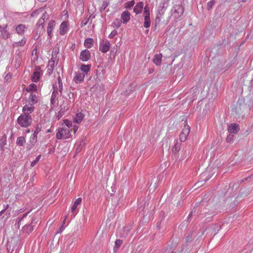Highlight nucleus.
Masks as SVG:
<instances>
[{
    "mask_svg": "<svg viewBox=\"0 0 253 253\" xmlns=\"http://www.w3.org/2000/svg\"><path fill=\"white\" fill-rule=\"evenodd\" d=\"M249 110V106L247 105V96L244 97L240 96L232 108V111H235L236 115L243 116V113Z\"/></svg>",
    "mask_w": 253,
    "mask_h": 253,
    "instance_id": "nucleus-1",
    "label": "nucleus"
},
{
    "mask_svg": "<svg viewBox=\"0 0 253 253\" xmlns=\"http://www.w3.org/2000/svg\"><path fill=\"white\" fill-rule=\"evenodd\" d=\"M17 122L22 127H27L30 126L33 121L30 114H22L17 119Z\"/></svg>",
    "mask_w": 253,
    "mask_h": 253,
    "instance_id": "nucleus-2",
    "label": "nucleus"
},
{
    "mask_svg": "<svg viewBox=\"0 0 253 253\" xmlns=\"http://www.w3.org/2000/svg\"><path fill=\"white\" fill-rule=\"evenodd\" d=\"M239 184L238 183H230L227 189H224L225 192L224 194L228 198L233 197L235 195V193L239 188Z\"/></svg>",
    "mask_w": 253,
    "mask_h": 253,
    "instance_id": "nucleus-3",
    "label": "nucleus"
},
{
    "mask_svg": "<svg viewBox=\"0 0 253 253\" xmlns=\"http://www.w3.org/2000/svg\"><path fill=\"white\" fill-rule=\"evenodd\" d=\"M72 129H69L68 127H62L58 129L56 132V138L58 139H66L69 138L71 136Z\"/></svg>",
    "mask_w": 253,
    "mask_h": 253,
    "instance_id": "nucleus-4",
    "label": "nucleus"
},
{
    "mask_svg": "<svg viewBox=\"0 0 253 253\" xmlns=\"http://www.w3.org/2000/svg\"><path fill=\"white\" fill-rule=\"evenodd\" d=\"M39 222V219L38 217H34L32 218L31 223L29 224L25 225L23 227V231L28 234L32 232L35 228L37 227L38 223Z\"/></svg>",
    "mask_w": 253,
    "mask_h": 253,
    "instance_id": "nucleus-5",
    "label": "nucleus"
},
{
    "mask_svg": "<svg viewBox=\"0 0 253 253\" xmlns=\"http://www.w3.org/2000/svg\"><path fill=\"white\" fill-rule=\"evenodd\" d=\"M48 19V15L47 12H44V13L42 14V16L39 20L37 24V35H38L39 32V35H40L41 30H42L43 28V24L45 22V20H47Z\"/></svg>",
    "mask_w": 253,
    "mask_h": 253,
    "instance_id": "nucleus-6",
    "label": "nucleus"
},
{
    "mask_svg": "<svg viewBox=\"0 0 253 253\" xmlns=\"http://www.w3.org/2000/svg\"><path fill=\"white\" fill-rule=\"evenodd\" d=\"M171 11L174 17L178 18L183 15L184 8L181 5L176 4L172 8Z\"/></svg>",
    "mask_w": 253,
    "mask_h": 253,
    "instance_id": "nucleus-7",
    "label": "nucleus"
},
{
    "mask_svg": "<svg viewBox=\"0 0 253 253\" xmlns=\"http://www.w3.org/2000/svg\"><path fill=\"white\" fill-rule=\"evenodd\" d=\"M183 128L179 135V139L181 142H185L187 138L189 132L190 131V127L185 122Z\"/></svg>",
    "mask_w": 253,
    "mask_h": 253,
    "instance_id": "nucleus-8",
    "label": "nucleus"
},
{
    "mask_svg": "<svg viewBox=\"0 0 253 253\" xmlns=\"http://www.w3.org/2000/svg\"><path fill=\"white\" fill-rule=\"evenodd\" d=\"M8 25L6 24L4 27L0 26V37L2 39H7L11 36L10 33L7 30Z\"/></svg>",
    "mask_w": 253,
    "mask_h": 253,
    "instance_id": "nucleus-9",
    "label": "nucleus"
},
{
    "mask_svg": "<svg viewBox=\"0 0 253 253\" xmlns=\"http://www.w3.org/2000/svg\"><path fill=\"white\" fill-rule=\"evenodd\" d=\"M91 58V53L87 49H84L81 52L79 58L83 62H86Z\"/></svg>",
    "mask_w": 253,
    "mask_h": 253,
    "instance_id": "nucleus-10",
    "label": "nucleus"
},
{
    "mask_svg": "<svg viewBox=\"0 0 253 253\" xmlns=\"http://www.w3.org/2000/svg\"><path fill=\"white\" fill-rule=\"evenodd\" d=\"M41 130V125H38L36 130L34 131V133L30 137V142L32 145H34V144L37 142V135L39 133V132Z\"/></svg>",
    "mask_w": 253,
    "mask_h": 253,
    "instance_id": "nucleus-11",
    "label": "nucleus"
},
{
    "mask_svg": "<svg viewBox=\"0 0 253 253\" xmlns=\"http://www.w3.org/2000/svg\"><path fill=\"white\" fill-rule=\"evenodd\" d=\"M41 70L40 66H36L32 76V81L34 82H37L39 81L41 76Z\"/></svg>",
    "mask_w": 253,
    "mask_h": 253,
    "instance_id": "nucleus-12",
    "label": "nucleus"
},
{
    "mask_svg": "<svg viewBox=\"0 0 253 253\" xmlns=\"http://www.w3.org/2000/svg\"><path fill=\"white\" fill-rule=\"evenodd\" d=\"M240 130V126L237 123H232L228 126V131L230 133L237 134Z\"/></svg>",
    "mask_w": 253,
    "mask_h": 253,
    "instance_id": "nucleus-13",
    "label": "nucleus"
},
{
    "mask_svg": "<svg viewBox=\"0 0 253 253\" xmlns=\"http://www.w3.org/2000/svg\"><path fill=\"white\" fill-rule=\"evenodd\" d=\"M22 61V52L20 50H17L15 52V57L14 59V66L18 68L20 67Z\"/></svg>",
    "mask_w": 253,
    "mask_h": 253,
    "instance_id": "nucleus-14",
    "label": "nucleus"
},
{
    "mask_svg": "<svg viewBox=\"0 0 253 253\" xmlns=\"http://www.w3.org/2000/svg\"><path fill=\"white\" fill-rule=\"evenodd\" d=\"M121 21L123 24H126L130 19V14L127 10L123 11L121 16Z\"/></svg>",
    "mask_w": 253,
    "mask_h": 253,
    "instance_id": "nucleus-15",
    "label": "nucleus"
},
{
    "mask_svg": "<svg viewBox=\"0 0 253 253\" xmlns=\"http://www.w3.org/2000/svg\"><path fill=\"white\" fill-rule=\"evenodd\" d=\"M34 105L31 103L25 105L22 108L23 114H30L34 110Z\"/></svg>",
    "mask_w": 253,
    "mask_h": 253,
    "instance_id": "nucleus-16",
    "label": "nucleus"
},
{
    "mask_svg": "<svg viewBox=\"0 0 253 253\" xmlns=\"http://www.w3.org/2000/svg\"><path fill=\"white\" fill-rule=\"evenodd\" d=\"M165 13V11H163L162 10H158L155 22V27L158 25L161 22V20L163 19V16L164 15Z\"/></svg>",
    "mask_w": 253,
    "mask_h": 253,
    "instance_id": "nucleus-17",
    "label": "nucleus"
},
{
    "mask_svg": "<svg viewBox=\"0 0 253 253\" xmlns=\"http://www.w3.org/2000/svg\"><path fill=\"white\" fill-rule=\"evenodd\" d=\"M110 47V42L109 41H106L104 43L100 44V50L103 53H106Z\"/></svg>",
    "mask_w": 253,
    "mask_h": 253,
    "instance_id": "nucleus-18",
    "label": "nucleus"
},
{
    "mask_svg": "<svg viewBox=\"0 0 253 253\" xmlns=\"http://www.w3.org/2000/svg\"><path fill=\"white\" fill-rule=\"evenodd\" d=\"M26 29V26L22 24H19L15 27V31L19 35H23Z\"/></svg>",
    "mask_w": 253,
    "mask_h": 253,
    "instance_id": "nucleus-19",
    "label": "nucleus"
},
{
    "mask_svg": "<svg viewBox=\"0 0 253 253\" xmlns=\"http://www.w3.org/2000/svg\"><path fill=\"white\" fill-rule=\"evenodd\" d=\"M84 74L81 73H76L74 81L77 84L82 83L84 79Z\"/></svg>",
    "mask_w": 253,
    "mask_h": 253,
    "instance_id": "nucleus-20",
    "label": "nucleus"
},
{
    "mask_svg": "<svg viewBox=\"0 0 253 253\" xmlns=\"http://www.w3.org/2000/svg\"><path fill=\"white\" fill-rule=\"evenodd\" d=\"M143 8V3L142 1L137 3L134 6L133 11L136 14H138L141 13Z\"/></svg>",
    "mask_w": 253,
    "mask_h": 253,
    "instance_id": "nucleus-21",
    "label": "nucleus"
},
{
    "mask_svg": "<svg viewBox=\"0 0 253 253\" xmlns=\"http://www.w3.org/2000/svg\"><path fill=\"white\" fill-rule=\"evenodd\" d=\"M55 26V22L53 20H50L48 24L47 33L48 36L50 37H51V33L54 27Z\"/></svg>",
    "mask_w": 253,
    "mask_h": 253,
    "instance_id": "nucleus-22",
    "label": "nucleus"
},
{
    "mask_svg": "<svg viewBox=\"0 0 253 253\" xmlns=\"http://www.w3.org/2000/svg\"><path fill=\"white\" fill-rule=\"evenodd\" d=\"M67 22L63 21L60 25L59 28V33L61 35H64L67 31Z\"/></svg>",
    "mask_w": 253,
    "mask_h": 253,
    "instance_id": "nucleus-23",
    "label": "nucleus"
},
{
    "mask_svg": "<svg viewBox=\"0 0 253 253\" xmlns=\"http://www.w3.org/2000/svg\"><path fill=\"white\" fill-rule=\"evenodd\" d=\"M54 67V61L51 59L48 62V64L47 66V74L50 76L53 72V69Z\"/></svg>",
    "mask_w": 253,
    "mask_h": 253,
    "instance_id": "nucleus-24",
    "label": "nucleus"
},
{
    "mask_svg": "<svg viewBox=\"0 0 253 253\" xmlns=\"http://www.w3.org/2000/svg\"><path fill=\"white\" fill-rule=\"evenodd\" d=\"M90 64L85 65L82 64L80 67V70L83 72L82 74H84V75L88 73V72L90 71Z\"/></svg>",
    "mask_w": 253,
    "mask_h": 253,
    "instance_id": "nucleus-25",
    "label": "nucleus"
},
{
    "mask_svg": "<svg viewBox=\"0 0 253 253\" xmlns=\"http://www.w3.org/2000/svg\"><path fill=\"white\" fill-rule=\"evenodd\" d=\"M27 39L25 37H23L20 41L15 42L12 43V46L13 47L23 46L26 43Z\"/></svg>",
    "mask_w": 253,
    "mask_h": 253,
    "instance_id": "nucleus-26",
    "label": "nucleus"
},
{
    "mask_svg": "<svg viewBox=\"0 0 253 253\" xmlns=\"http://www.w3.org/2000/svg\"><path fill=\"white\" fill-rule=\"evenodd\" d=\"M162 54H157L154 56L153 61L157 66L161 65L162 62Z\"/></svg>",
    "mask_w": 253,
    "mask_h": 253,
    "instance_id": "nucleus-27",
    "label": "nucleus"
},
{
    "mask_svg": "<svg viewBox=\"0 0 253 253\" xmlns=\"http://www.w3.org/2000/svg\"><path fill=\"white\" fill-rule=\"evenodd\" d=\"M82 201V199L81 197L78 198L76 200V201L74 202V205L71 207V211L72 212L74 213L75 212L78 206L81 204Z\"/></svg>",
    "mask_w": 253,
    "mask_h": 253,
    "instance_id": "nucleus-28",
    "label": "nucleus"
},
{
    "mask_svg": "<svg viewBox=\"0 0 253 253\" xmlns=\"http://www.w3.org/2000/svg\"><path fill=\"white\" fill-rule=\"evenodd\" d=\"M84 118V115L83 113H77L74 119V122L77 124H80L83 121Z\"/></svg>",
    "mask_w": 253,
    "mask_h": 253,
    "instance_id": "nucleus-29",
    "label": "nucleus"
},
{
    "mask_svg": "<svg viewBox=\"0 0 253 253\" xmlns=\"http://www.w3.org/2000/svg\"><path fill=\"white\" fill-rule=\"evenodd\" d=\"M29 103H31L33 105L38 103V99L35 94L31 93L30 95V96L28 98Z\"/></svg>",
    "mask_w": 253,
    "mask_h": 253,
    "instance_id": "nucleus-30",
    "label": "nucleus"
},
{
    "mask_svg": "<svg viewBox=\"0 0 253 253\" xmlns=\"http://www.w3.org/2000/svg\"><path fill=\"white\" fill-rule=\"evenodd\" d=\"M84 46L87 48H90L93 45V41L91 38L86 39L84 42Z\"/></svg>",
    "mask_w": 253,
    "mask_h": 253,
    "instance_id": "nucleus-31",
    "label": "nucleus"
},
{
    "mask_svg": "<svg viewBox=\"0 0 253 253\" xmlns=\"http://www.w3.org/2000/svg\"><path fill=\"white\" fill-rule=\"evenodd\" d=\"M6 144V137L3 136L1 139H0V149L1 151L4 150V147Z\"/></svg>",
    "mask_w": 253,
    "mask_h": 253,
    "instance_id": "nucleus-32",
    "label": "nucleus"
},
{
    "mask_svg": "<svg viewBox=\"0 0 253 253\" xmlns=\"http://www.w3.org/2000/svg\"><path fill=\"white\" fill-rule=\"evenodd\" d=\"M26 142V140L24 137H18L16 140V144L19 146H23Z\"/></svg>",
    "mask_w": 253,
    "mask_h": 253,
    "instance_id": "nucleus-33",
    "label": "nucleus"
},
{
    "mask_svg": "<svg viewBox=\"0 0 253 253\" xmlns=\"http://www.w3.org/2000/svg\"><path fill=\"white\" fill-rule=\"evenodd\" d=\"M121 20L118 18H116L112 23V26L116 29H118L121 26Z\"/></svg>",
    "mask_w": 253,
    "mask_h": 253,
    "instance_id": "nucleus-34",
    "label": "nucleus"
},
{
    "mask_svg": "<svg viewBox=\"0 0 253 253\" xmlns=\"http://www.w3.org/2000/svg\"><path fill=\"white\" fill-rule=\"evenodd\" d=\"M210 178H211V176L209 175H208L206 173H203L201 174L200 176V179L201 180L200 182H202V181L206 182Z\"/></svg>",
    "mask_w": 253,
    "mask_h": 253,
    "instance_id": "nucleus-35",
    "label": "nucleus"
},
{
    "mask_svg": "<svg viewBox=\"0 0 253 253\" xmlns=\"http://www.w3.org/2000/svg\"><path fill=\"white\" fill-rule=\"evenodd\" d=\"M151 25V20L150 17H144V22L143 24V26L148 28H149Z\"/></svg>",
    "mask_w": 253,
    "mask_h": 253,
    "instance_id": "nucleus-36",
    "label": "nucleus"
},
{
    "mask_svg": "<svg viewBox=\"0 0 253 253\" xmlns=\"http://www.w3.org/2000/svg\"><path fill=\"white\" fill-rule=\"evenodd\" d=\"M37 90V86L34 84H30L26 88V90L27 91H36Z\"/></svg>",
    "mask_w": 253,
    "mask_h": 253,
    "instance_id": "nucleus-37",
    "label": "nucleus"
},
{
    "mask_svg": "<svg viewBox=\"0 0 253 253\" xmlns=\"http://www.w3.org/2000/svg\"><path fill=\"white\" fill-rule=\"evenodd\" d=\"M115 244V246L114 248V251L116 252L117 251L118 249L123 244V241L120 239H117L116 240Z\"/></svg>",
    "mask_w": 253,
    "mask_h": 253,
    "instance_id": "nucleus-38",
    "label": "nucleus"
},
{
    "mask_svg": "<svg viewBox=\"0 0 253 253\" xmlns=\"http://www.w3.org/2000/svg\"><path fill=\"white\" fill-rule=\"evenodd\" d=\"M180 144L176 141L174 144V146L172 147V152L174 153H176L179 151L180 150Z\"/></svg>",
    "mask_w": 253,
    "mask_h": 253,
    "instance_id": "nucleus-39",
    "label": "nucleus"
},
{
    "mask_svg": "<svg viewBox=\"0 0 253 253\" xmlns=\"http://www.w3.org/2000/svg\"><path fill=\"white\" fill-rule=\"evenodd\" d=\"M235 136L233 134L229 133L226 139V141L227 143H231L233 142Z\"/></svg>",
    "mask_w": 253,
    "mask_h": 253,
    "instance_id": "nucleus-40",
    "label": "nucleus"
},
{
    "mask_svg": "<svg viewBox=\"0 0 253 253\" xmlns=\"http://www.w3.org/2000/svg\"><path fill=\"white\" fill-rule=\"evenodd\" d=\"M134 0L129 1L125 3V8L130 9L134 5Z\"/></svg>",
    "mask_w": 253,
    "mask_h": 253,
    "instance_id": "nucleus-41",
    "label": "nucleus"
},
{
    "mask_svg": "<svg viewBox=\"0 0 253 253\" xmlns=\"http://www.w3.org/2000/svg\"><path fill=\"white\" fill-rule=\"evenodd\" d=\"M144 17H150V10L149 7L146 5L144 8Z\"/></svg>",
    "mask_w": 253,
    "mask_h": 253,
    "instance_id": "nucleus-42",
    "label": "nucleus"
},
{
    "mask_svg": "<svg viewBox=\"0 0 253 253\" xmlns=\"http://www.w3.org/2000/svg\"><path fill=\"white\" fill-rule=\"evenodd\" d=\"M166 3L164 1H162L160 2L159 5L158 9L162 10L163 11H166L167 9V6H165Z\"/></svg>",
    "mask_w": 253,
    "mask_h": 253,
    "instance_id": "nucleus-43",
    "label": "nucleus"
},
{
    "mask_svg": "<svg viewBox=\"0 0 253 253\" xmlns=\"http://www.w3.org/2000/svg\"><path fill=\"white\" fill-rule=\"evenodd\" d=\"M109 2L107 1H103L101 6L100 7V11L102 12L108 6Z\"/></svg>",
    "mask_w": 253,
    "mask_h": 253,
    "instance_id": "nucleus-44",
    "label": "nucleus"
},
{
    "mask_svg": "<svg viewBox=\"0 0 253 253\" xmlns=\"http://www.w3.org/2000/svg\"><path fill=\"white\" fill-rule=\"evenodd\" d=\"M41 155H39L37 157L36 159L35 160L31 162V166L32 167H34L36 165V164L39 161L40 159H41Z\"/></svg>",
    "mask_w": 253,
    "mask_h": 253,
    "instance_id": "nucleus-45",
    "label": "nucleus"
},
{
    "mask_svg": "<svg viewBox=\"0 0 253 253\" xmlns=\"http://www.w3.org/2000/svg\"><path fill=\"white\" fill-rule=\"evenodd\" d=\"M43 9L42 8H40V9H39L36 11H35L34 12H33L32 14H31V16L32 17H35V16H36L37 14H39L40 13H41L42 12Z\"/></svg>",
    "mask_w": 253,
    "mask_h": 253,
    "instance_id": "nucleus-46",
    "label": "nucleus"
},
{
    "mask_svg": "<svg viewBox=\"0 0 253 253\" xmlns=\"http://www.w3.org/2000/svg\"><path fill=\"white\" fill-rule=\"evenodd\" d=\"M64 123L66 126L65 127H68L69 128V129H70V127H72L73 126L72 122L69 120H65Z\"/></svg>",
    "mask_w": 253,
    "mask_h": 253,
    "instance_id": "nucleus-47",
    "label": "nucleus"
},
{
    "mask_svg": "<svg viewBox=\"0 0 253 253\" xmlns=\"http://www.w3.org/2000/svg\"><path fill=\"white\" fill-rule=\"evenodd\" d=\"M214 3H215V1L214 0H211L210 1H209L207 3V9L208 10L211 9Z\"/></svg>",
    "mask_w": 253,
    "mask_h": 253,
    "instance_id": "nucleus-48",
    "label": "nucleus"
},
{
    "mask_svg": "<svg viewBox=\"0 0 253 253\" xmlns=\"http://www.w3.org/2000/svg\"><path fill=\"white\" fill-rule=\"evenodd\" d=\"M58 94V87H55L54 85H53V91L52 93L51 96L56 97Z\"/></svg>",
    "mask_w": 253,
    "mask_h": 253,
    "instance_id": "nucleus-49",
    "label": "nucleus"
},
{
    "mask_svg": "<svg viewBox=\"0 0 253 253\" xmlns=\"http://www.w3.org/2000/svg\"><path fill=\"white\" fill-rule=\"evenodd\" d=\"M117 34V31L115 30L112 31L111 33L109 34L108 37L110 39L113 38Z\"/></svg>",
    "mask_w": 253,
    "mask_h": 253,
    "instance_id": "nucleus-50",
    "label": "nucleus"
},
{
    "mask_svg": "<svg viewBox=\"0 0 253 253\" xmlns=\"http://www.w3.org/2000/svg\"><path fill=\"white\" fill-rule=\"evenodd\" d=\"M12 75L10 73H8L6 75V76L4 77V80L7 82H8L10 81L11 79Z\"/></svg>",
    "mask_w": 253,
    "mask_h": 253,
    "instance_id": "nucleus-51",
    "label": "nucleus"
},
{
    "mask_svg": "<svg viewBox=\"0 0 253 253\" xmlns=\"http://www.w3.org/2000/svg\"><path fill=\"white\" fill-rule=\"evenodd\" d=\"M64 228V227L63 225H62L61 227H60L59 228H58L57 229V230L56 232V234L61 233L63 231Z\"/></svg>",
    "mask_w": 253,
    "mask_h": 253,
    "instance_id": "nucleus-52",
    "label": "nucleus"
},
{
    "mask_svg": "<svg viewBox=\"0 0 253 253\" xmlns=\"http://www.w3.org/2000/svg\"><path fill=\"white\" fill-rule=\"evenodd\" d=\"M29 213V211L26 212V213L24 214L22 217H21L19 220H18V223L20 222L21 221L23 220V219L27 215V214Z\"/></svg>",
    "mask_w": 253,
    "mask_h": 253,
    "instance_id": "nucleus-53",
    "label": "nucleus"
},
{
    "mask_svg": "<svg viewBox=\"0 0 253 253\" xmlns=\"http://www.w3.org/2000/svg\"><path fill=\"white\" fill-rule=\"evenodd\" d=\"M55 98L56 97H54V96H51V98H50V102H51V104H54L55 102Z\"/></svg>",
    "mask_w": 253,
    "mask_h": 253,
    "instance_id": "nucleus-54",
    "label": "nucleus"
},
{
    "mask_svg": "<svg viewBox=\"0 0 253 253\" xmlns=\"http://www.w3.org/2000/svg\"><path fill=\"white\" fill-rule=\"evenodd\" d=\"M58 89L59 90L60 92L62 93V89H63V84H58Z\"/></svg>",
    "mask_w": 253,
    "mask_h": 253,
    "instance_id": "nucleus-55",
    "label": "nucleus"
},
{
    "mask_svg": "<svg viewBox=\"0 0 253 253\" xmlns=\"http://www.w3.org/2000/svg\"><path fill=\"white\" fill-rule=\"evenodd\" d=\"M89 18H88L87 19H86L85 21H83L82 22V26H85L87 24V23H88V21H89Z\"/></svg>",
    "mask_w": 253,
    "mask_h": 253,
    "instance_id": "nucleus-56",
    "label": "nucleus"
},
{
    "mask_svg": "<svg viewBox=\"0 0 253 253\" xmlns=\"http://www.w3.org/2000/svg\"><path fill=\"white\" fill-rule=\"evenodd\" d=\"M78 129V126H74L73 128H71V129H73L74 130V133H75V132L77 131Z\"/></svg>",
    "mask_w": 253,
    "mask_h": 253,
    "instance_id": "nucleus-57",
    "label": "nucleus"
},
{
    "mask_svg": "<svg viewBox=\"0 0 253 253\" xmlns=\"http://www.w3.org/2000/svg\"><path fill=\"white\" fill-rule=\"evenodd\" d=\"M57 81H58V84H62V81H61V78H60V76H59L58 77Z\"/></svg>",
    "mask_w": 253,
    "mask_h": 253,
    "instance_id": "nucleus-58",
    "label": "nucleus"
},
{
    "mask_svg": "<svg viewBox=\"0 0 253 253\" xmlns=\"http://www.w3.org/2000/svg\"><path fill=\"white\" fill-rule=\"evenodd\" d=\"M193 212V210H192L190 213L189 214V215L188 216V220L190 219V218L192 216V213Z\"/></svg>",
    "mask_w": 253,
    "mask_h": 253,
    "instance_id": "nucleus-59",
    "label": "nucleus"
},
{
    "mask_svg": "<svg viewBox=\"0 0 253 253\" xmlns=\"http://www.w3.org/2000/svg\"><path fill=\"white\" fill-rule=\"evenodd\" d=\"M62 116V114L61 112V111L58 113V119H59Z\"/></svg>",
    "mask_w": 253,
    "mask_h": 253,
    "instance_id": "nucleus-60",
    "label": "nucleus"
},
{
    "mask_svg": "<svg viewBox=\"0 0 253 253\" xmlns=\"http://www.w3.org/2000/svg\"><path fill=\"white\" fill-rule=\"evenodd\" d=\"M160 224H161V222H158L157 223V229H160Z\"/></svg>",
    "mask_w": 253,
    "mask_h": 253,
    "instance_id": "nucleus-61",
    "label": "nucleus"
},
{
    "mask_svg": "<svg viewBox=\"0 0 253 253\" xmlns=\"http://www.w3.org/2000/svg\"><path fill=\"white\" fill-rule=\"evenodd\" d=\"M236 202H237V200L236 201H234V204L233 205H230V207H233V205L234 206H236V204L235 203Z\"/></svg>",
    "mask_w": 253,
    "mask_h": 253,
    "instance_id": "nucleus-62",
    "label": "nucleus"
},
{
    "mask_svg": "<svg viewBox=\"0 0 253 253\" xmlns=\"http://www.w3.org/2000/svg\"><path fill=\"white\" fill-rule=\"evenodd\" d=\"M198 205H199V203H196V204H195V206H194V209L195 208L197 207L198 206Z\"/></svg>",
    "mask_w": 253,
    "mask_h": 253,
    "instance_id": "nucleus-63",
    "label": "nucleus"
},
{
    "mask_svg": "<svg viewBox=\"0 0 253 253\" xmlns=\"http://www.w3.org/2000/svg\"><path fill=\"white\" fill-rule=\"evenodd\" d=\"M5 211V210H2L0 212V216L1 215L2 213H3V212Z\"/></svg>",
    "mask_w": 253,
    "mask_h": 253,
    "instance_id": "nucleus-64",
    "label": "nucleus"
}]
</instances>
